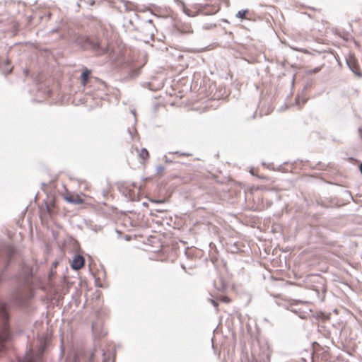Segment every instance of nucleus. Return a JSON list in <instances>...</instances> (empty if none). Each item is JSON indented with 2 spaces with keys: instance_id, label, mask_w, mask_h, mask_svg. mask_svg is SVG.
Segmentation results:
<instances>
[{
  "instance_id": "obj_8",
  "label": "nucleus",
  "mask_w": 362,
  "mask_h": 362,
  "mask_svg": "<svg viewBox=\"0 0 362 362\" xmlns=\"http://www.w3.org/2000/svg\"><path fill=\"white\" fill-rule=\"evenodd\" d=\"M46 211H47V214L50 217L56 216L58 214L59 209L57 206L54 201H52V202L46 203Z\"/></svg>"
},
{
  "instance_id": "obj_10",
  "label": "nucleus",
  "mask_w": 362,
  "mask_h": 362,
  "mask_svg": "<svg viewBox=\"0 0 362 362\" xmlns=\"http://www.w3.org/2000/svg\"><path fill=\"white\" fill-rule=\"evenodd\" d=\"M184 11L187 16H189L190 17H194V16L200 14V6H199L198 7H194L192 8L185 7Z\"/></svg>"
},
{
  "instance_id": "obj_14",
  "label": "nucleus",
  "mask_w": 362,
  "mask_h": 362,
  "mask_svg": "<svg viewBox=\"0 0 362 362\" xmlns=\"http://www.w3.org/2000/svg\"><path fill=\"white\" fill-rule=\"evenodd\" d=\"M135 150L138 153V156L140 158H147L149 156L148 151L146 148H141L139 149L136 147Z\"/></svg>"
},
{
  "instance_id": "obj_1",
  "label": "nucleus",
  "mask_w": 362,
  "mask_h": 362,
  "mask_svg": "<svg viewBox=\"0 0 362 362\" xmlns=\"http://www.w3.org/2000/svg\"><path fill=\"white\" fill-rule=\"evenodd\" d=\"M8 318L6 304L0 303V320L2 321L0 329V354L6 350V342L11 338L8 323Z\"/></svg>"
},
{
  "instance_id": "obj_7",
  "label": "nucleus",
  "mask_w": 362,
  "mask_h": 362,
  "mask_svg": "<svg viewBox=\"0 0 362 362\" xmlns=\"http://www.w3.org/2000/svg\"><path fill=\"white\" fill-rule=\"evenodd\" d=\"M84 263V258L81 255H76L72 261L71 267L75 270H78L83 267Z\"/></svg>"
},
{
  "instance_id": "obj_6",
  "label": "nucleus",
  "mask_w": 362,
  "mask_h": 362,
  "mask_svg": "<svg viewBox=\"0 0 362 362\" xmlns=\"http://www.w3.org/2000/svg\"><path fill=\"white\" fill-rule=\"evenodd\" d=\"M220 10V6L218 4H206L200 6V14L202 15H214Z\"/></svg>"
},
{
  "instance_id": "obj_2",
  "label": "nucleus",
  "mask_w": 362,
  "mask_h": 362,
  "mask_svg": "<svg viewBox=\"0 0 362 362\" xmlns=\"http://www.w3.org/2000/svg\"><path fill=\"white\" fill-rule=\"evenodd\" d=\"M77 43L85 49H93L96 52V54L100 55L106 52V50L99 49V42L97 40H91L86 36L79 37L77 39Z\"/></svg>"
},
{
  "instance_id": "obj_11",
  "label": "nucleus",
  "mask_w": 362,
  "mask_h": 362,
  "mask_svg": "<svg viewBox=\"0 0 362 362\" xmlns=\"http://www.w3.org/2000/svg\"><path fill=\"white\" fill-rule=\"evenodd\" d=\"M179 31L184 34H191L193 33V29L189 23L182 24L178 28Z\"/></svg>"
},
{
  "instance_id": "obj_18",
  "label": "nucleus",
  "mask_w": 362,
  "mask_h": 362,
  "mask_svg": "<svg viewBox=\"0 0 362 362\" xmlns=\"http://www.w3.org/2000/svg\"><path fill=\"white\" fill-rule=\"evenodd\" d=\"M83 183L84 184V189H86V190L89 189L90 187H89L88 183L86 182H83Z\"/></svg>"
},
{
  "instance_id": "obj_17",
  "label": "nucleus",
  "mask_w": 362,
  "mask_h": 362,
  "mask_svg": "<svg viewBox=\"0 0 362 362\" xmlns=\"http://www.w3.org/2000/svg\"><path fill=\"white\" fill-rule=\"evenodd\" d=\"M192 155L189 153H182V154H180L179 156H185V157H189V156H192Z\"/></svg>"
},
{
  "instance_id": "obj_22",
  "label": "nucleus",
  "mask_w": 362,
  "mask_h": 362,
  "mask_svg": "<svg viewBox=\"0 0 362 362\" xmlns=\"http://www.w3.org/2000/svg\"><path fill=\"white\" fill-rule=\"evenodd\" d=\"M359 170H360V172L362 174V163L359 165Z\"/></svg>"
},
{
  "instance_id": "obj_20",
  "label": "nucleus",
  "mask_w": 362,
  "mask_h": 362,
  "mask_svg": "<svg viewBox=\"0 0 362 362\" xmlns=\"http://www.w3.org/2000/svg\"><path fill=\"white\" fill-rule=\"evenodd\" d=\"M250 173L252 175H257L255 171V169L254 168H251L250 170Z\"/></svg>"
},
{
  "instance_id": "obj_12",
  "label": "nucleus",
  "mask_w": 362,
  "mask_h": 362,
  "mask_svg": "<svg viewBox=\"0 0 362 362\" xmlns=\"http://www.w3.org/2000/svg\"><path fill=\"white\" fill-rule=\"evenodd\" d=\"M90 74V71L87 69H84L82 72V74L81 76V83L83 86H86L88 83Z\"/></svg>"
},
{
  "instance_id": "obj_21",
  "label": "nucleus",
  "mask_w": 362,
  "mask_h": 362,
  "mask_svg": "<svg viewBox=\"0 0 362 362\" xmlns=\"http://www.w3.org/2000/svg\"><path fill=\"white\" fill-rule=\"evenodd\" d=\"M211 303L215 307H218V304L215 300H212Z\"/></svg>"
},
{
  "instance_id": "obj_13",
  "label": "nucleus",
  "mask_w": 362,
  "mask_h": 362,
  "mask_svg": "<svg viewBox=\"0 0 362 362\" xmlns=\"http://www.w3.org/2000/svg\"><path fill=\"white\" fill-rule=\"evenodd\" d=\"M236 17L241 18V19H247V20L252 19V18L250 16V11L248 9L239 11L236 14Z\"/></svg>"
},
{
  "instance_id": "obj_3",
  "label": "nucleus",
  "mask_w": 362,
  "mask_h": 362,
  "mask_svg": "<svg viewBox=\"0 0 362 362\" xmlns=\"http://www.w3.org/2000/svg\"><path fill=\"white\" fill-rule=\"evenodd\" d=\"M313 360H318L320 358L327 361L329 358V354L327 351L325 350L318 343L314 342L313 344Z\"/></svg>"
},
{
  "instance_id": "obj_15",
  "label": "nucleus",
  "mask_w": 362,
  "mask_h": 362,
  "mask_svg": "<svg viewBox=\"0 0 362 362\" xmlns=\"http://www.w3.org/2000/svg\"><path fill=\"white\" fill-rule=\"evenodd\" d=\"M23 362H35V360L33 356H28Z\"/></svg>"
},
{
  "instance_id": "obj_19",
  "label": "nucleus",
  "mask_w": 362,
  "mask_h": 362,
  "mask_svg": "<svg viewBox=\"0 0 362 362\" xmlns=\"http://www.w3.org/2000/svg\"><path fill=\"white\" fill-rule=\"evenodd\" d=\"M40 217L42 220L45 218V213L44 211H41L40 213Z\"/></svg>"
},
{
  "instance_id": "obj_5",
  "label": "nucleus",
  "mask_w": 362,
  "mask_h": 362,
  "mask_svg": "<svg viewBox=\"0 0 362 362\" xmlns=\"http://www.w3.org/2000/svg\"><path fill=\"white\" fill-rule=\"evenodd\" d=\"M97 358L98 362H114L113 358L110 352H100L95 351L91 355V358Z\"/></svg>"
},
{
  "instance_id": "obj_16",
  "label": "nucleus",
  "mask_w": 362,
  "mask_h": 362,
  "mask_svg": "<svg viewBox=\"0 0 362 362\" xmlns=\"http://www.w3.org/2000/svg\"><path fill=\"white\" fill-rule=\"evenodd\" d=\"M221 301H223V302H224V303H230V299L228 297H227V296H223V297H221Z\"/></svg>"
},
{
  "instance_id": "obj_9",
  "label": "nucleus",
  "mask_w": 362,
  "mask_h": 362,
  "mask_svg": "<svg viewBox=\"0 0 362 362\" xmlns=\"http://www.w3.org/2000/svg\"><path fill=\"white\" fill-rule=\"evenodd\" d=\"M348 65L352 71L359 78L362 77V70L355 59H350Z\"/></svg>"
},
{
  "instance_id": "obj_4",
  "label": "nucleus",
  "mask_w": 362,
  "mask_h": 362,
  "mask_svg": "<svg viewBox=\"0 0 362 362\" xmlns=\"http://www.w3.org/2000/svg\"><path fill=\"white\" fill-rule=\"evenodd\" d=\"M83 197H86L84 194H72L69 190L66 189L64 194V199L69 203L74 204H82L84 203V199Z\"/></svg>"
}]
</instances>
